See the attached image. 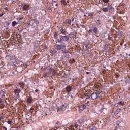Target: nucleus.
<instances>
[{
    "mask_svg": "<svg viewBox=\"0 0 130 130\" xmlns=\"http://www.w3.org/2000/svg\"><path fill=\"white\" fill-rule=\"evenodd\" d=\"M9 59L11 60L12 66L13 67H17L16 68V71L17 73H22L24 70V64L22 62L18 60V58L15 56H9Z\"/></svg>",
    "mask_w": 130,
    "mask_h": 130,
    "instance_id": "nucleus-1",
    "label": "nucleus"
},
{
    "mask_svg": "<svg viewBox=\"0 0 130 130\" xmlns=\"http://www.w3.org/2000/svg\"><path fill=\"white\" fill-rule=\"evenodd\" d=\"M69 39H70L69 36H66V35H63L61 36L60 40L59 39L58 40V42H59V43H61L62 41H66L67 42H68Z\"/></svg>",
    "mask_w": 130,
    "mask_h": 130,
    "instance_id": "nucleus-2",
    "label": "nucleus"
},
{
    "mask_svg": "<svg viewBox=\"0 0 130 130\" xmlns=\"http://www.w3.org/2000/svg\"><path fill=\"white\" fill-rule=\"evenodd\" d=\"M56 48L57 50H62L67 49V47L64 45H56Z\"/></svg>",
    "mask_w": 130,
    "mask_h": 130,
    "instance_id": "nucleus-3",
    "label": "nucleus"
},
{
    "mask_svg": "<svg viewBox=\"0 0 130 130\" xmlns=\"http://www.w3.org/2000/svg\"><path fill=\"white\" fill-rule=\"evenodd\" d=\"M14 92L16 95H17V97L18 98H19L20 97V93L21 92V90L20 89V88H18L17 87H16L14 89Z\"/></svg>",
    "mask_w": 130,
    "mask_h": 130,
    "instance_id": "nucleus-4",
    "label": "nucleus"
},
{
    "mask_svg": "<svg viewBox=\"0 0 130 130\" xmlns=\"http://www.w3.org/2000/svg\"><path fill=\"white\" fill-rule=\"evenodd\" d=\"M40 45V41H36L35 42V44L34 45V50H36L37 48H38V47Z\"/></svg>",
    "mask_w": 130,
    "mask_h": 130,
    "instance_id": "nucleus-5",
    "label": "nucleus"
},
{
    "mask_svg": "<svg viewBox=\"0 0 130 130\" xmlns=\"http://www.w3.org/2000/svg\"><path fill=\"white\" fill-rule=\"evenodd\" d=\"M99 93L97 92H93L91 95V98L93 100H95V99H97L99 96L98 95Z\"/></svg>",
    "mask_w": 130,
    "mask_h": 130,
    "instance_id": "nucleus-6",
    "label": "nucleus"
},
{
    "mask_svg": "<svg viewBox=\"0 0 130 130\" xmlns=\"http://www.w3.org/2000/svg\"><path fill=\"white\" fill-rule=\"evenodd\" d=\"M67 106H65L64 108H61V107L57 108V112H60L61 111H64V110H66L67 109Z\"/></svg>",
    "mask_w": 130,
    "mask_h": 130,
    "instance_id": "nucleus-7",
    "label": "nucleus"
},
{
    "mask_svg": "<svg viewBox=\"0 0 130 130\" xmlns=\"http://www.w3.org/2000/svg\"><path fill=\"white\" fill-rule=\"evenodd\" d=\"M82 49L83 51H86V50H88V49H89V47L88 46V45H87V44H83Z\"/></svg>",
    "mask_w": 130,
    "mask_h": 130,
    "instance_id": "nucleus-8",
    "label": "nucleus"
},
{
    "mask_svg": "<svg viewBox=\"0 0 130 130\" xmlns=\"http://www.w3.org/2000/svg\"><path fill=\"white\" fill-rule=\"evenodd\" d=\"M18 85L21 88V90H23L25 88V83L23 82H20L18 83Z\"/></svg>",
    "mask_w": 130,
    "mask_h": 130,
    "instance_id": "nucleus-9",
    "label": "nucleus"
},
{
    "mask_svg": "<svg viewBox=\"0 0 130 130\" xmlns=\"http://www.w3.org/2000/svg\"><path fill=\"white\" fill-rule=\"evenodd\" d=\"M29 8H30L29 5L25 4L22 7V10L23 11H28V10H29Z\"/></svg>",
    "mask_w": 130,
    "mask_h": 130,
    "instance_id": "nucleus-10",
    "label": "nucleus"
},
{
    "mask_svg": "<svg viewBox=\"0 0 130 130\" xmlns=\"http://www.w3.org/2000/svg\"><path fill=\"white\" fill-rule=\"evenodd\" d=\"M46 9L47 11H51L52 7H51V4H50V3L47 2V5L46 7Z\"/></svg>",
    "mask_w": 130,
    "mask_h": 130,
    "instance_id": "nucleus-11",
    "label": "nucleus"
},
{
    "mask_svg": "<svg viewBox=\"0 0 130 130\" xmlns=\"http://www.w3.org/2000/svg\"><path fill=\"white\" fill-rule=\"evenodd\" d=\"M27 103H29V104H31L32 102H33V99L31 96H28L27 99Z\"/></svg>",
    "mask_w": 130,
    "mask_h": 130,
    "instance_id": "nucleus-12",
    "label": "nucleus"
},
{
    "mask_svg": "<svg viewBox=\"0 0 130 130\" xmlns=\"http://www.w3.org/2000/svg\"><path fill=\"white\" fill-rule=\"evenodd\" d=\"M79 107V110L83 111V110H84L86 108V106L85 105H81Z\"/></svg>",
    "mask_w": 130,
    "mask_h": 130,
    "instance_id": "nucleus-13",
    "label": "nucleus"
},
{
    "mask_svg": "<svg viewBox=\"0 0 130 130\" xmlns=\"http://www.w3.org/2000/svg\"><path fill=\"white\" fill-rule=\"evenodd\" d=\"M50 72H51V73H52L54 76H55V75H56V71L53 68H50Z\"/></svg>",
    "mask_w": 130,
    "mask_h": 130,
    "instance_id": "nucleus-14",
    "label": "nucleus"
},
{
    "mask_svg": "<svg viewBox=\"0 0 130 130\" xmlns=\"http://www.w3.org/2000/svg\"><path fill=\"white\" fill-rule=\"evenodd\" d=\"M108 9L109 12H110V13H111V12H112V11H113V7H112L111 5H109L108 7Z\"/></svg>",
    "mask_w": 130,
    "mask_h": 130,
    "instance_id": "nucleus-15",
    "label": "nucleus"
},
{
    "mask_svg": "<svg viewBox=\"0 0 130 130\" xmlns=\"http://www.w3.org/2000/svg\"><path fill=\"white\" fill-rule=\"evenodd\" d=\"M60 32H61V33L60 34V36H61V35H66V31L63 30V28H62V27H61Z\"/></svg>",
    "mask_w": 130,
    "mask_h": 130,
    "instance_id": "nucleus-16",
    "label": "nucleus"
},
{
    "mask_svg": "<svg viewBox=\"0 0 130 130\" xmlns=\"http://www.w3.org/2000/svg\"><path fill=\"white\" fill-rule=\"evenodd\" d=\"M52 5H53V8H54V9H56V8L54 7V6H55L56 7H57V4H56V1H52Z\"/></svg>",
    "mask_w": 130,
    "mask_h": 130,
    "instance_id": "nucleus-17",
    "label": "nucleus"
},
{
    "mask_svg": "<svg viewBox=\"0 0 130 130\" xmlns=\"http://www.w3.org/2000/svg\"><path fill=\"white\" fill-rule=\"evenodd\" d=\"M93 33L97 34V33H98V28L94 27L93 29Z\"/></svg>",
    "mask_w": 130,
    "mask_h": 130,
    "instance_id": "nucleus-18",
    "label": "nucleus"
},
{
    "mask_svg": "<svg viewBox=\"0 0 130 130\" xmlns=\"http://www.w3.org/2000/svg\"><path fill=\"white\" fill-rule=\"evenodd\" d=\"M31 22H34V23H35L36 24H39V22L37 19H32Z\"/></svg>",
    "mask_w": 130,
    "mask_h": 130,
    "instance_id": "nucleus-19",
    "label": "nucleus"
},
{
    "mask_svg": "<svg viewBox=\"0 0 130 130\" xmlns=\"http://www.w3.org/2000/svg\"><path fill=\"white\" fill-rule=\"evenodd\" d=\"M71 90H72V87L71 86H68L66 88V91H67V92H71Z\"/></svg>",
    "mask_w": 130,
    "mask_h": 130,
    "instance_id": "nucleus-20",
    "label": "nucleus"
},
{
    "mask_svg": "<svg viewBox=\"0 0 130 130\" xmlns=\"http://www.w3.org/2000/svg\"><path fill=\"white\" fill-rule=\"evenodd\" d=\"M58 124H59V122H57L55 125V128H56V129L59 128V125H58Z\"/></svg>",
    "mask_w": 130,
    "mask_h": 130,
    "instance_id": "nucleus-21",
    "label": "nucleus"
},
{
    "mask_svg": "<svg viewBox=\"0 0 130 130\" xmlns=\"http://www.w3.org/2000/svg\"><path fill=\"white\" fill-rule=\"evenodd\" d=\"M26 120H29V121H30V122H34V120H33V119H32V117H29V118H26Z\"/></svg>",
    "mask_w": 130,
    "mask_h": 130,
    "instance_id": "nucleus-22",
    "label": "nucleus"
},
{
    "mask_svg": "<svg viewBox=\"0 0 130 130\" xmlns=\"http://www.w3.org/2000/svg\"><path fill=\"white\" fill-rule=\"evenodd\" d=\"M74 127H75V129L73 128V130H77V128H78V124H77V123H74Z\"/></svg>",
    "mask_w": 130,
    "mask_h": 130,
    "instance_id": "nucleus-23",
    "label": "nucleus"
},
{
    "mask_svg": "<svg viewBox=\"0 0 130 130\" xmlns=\"http://www.w3.org/2000/svg\"><path fill=\"white\" fill-rule=\"evenodd\" d=\"M85 96L86 99H90V98H91V95L90 94H88V93H86Z\"/></svg>",
    "mask_w": 130,
    "mask_h": 130,
    "instance_id": "nucleus-24",
    "label": "nucleus"
},
{
    "mask_svg": "<svg viewBox=\"0 0 130 130\" xmlns=\"http://www.w3.org/2000/svg\"><path fill=\"white\" fill-rule=\"evenodd\" d=\"M103 11L105 12H108V7H105L103 8Z\"/></svg>",
    "mask_w": 130,
    "mask_h": 130,
    "instance_id": "nucleus-25",
    "label": "nucleus"
},
{
    "mask_svg": "<svg viewBox=\"0 0 130 130\" xmlns=\"http://www.w3.org/2000/svg\"><path fill=\"white\" fill-rule=\"evenodd\" d=\"M66 23L67 24H71V23H72V20L71 19H67L66 21Z\"/></svg>",
    "mask_w": 130,
    "mask_h": 130,
    "instance_id": "nucleus-26",
    "label": "nucleus"
},
{
    "mask_svg": "<svg viewBox=\"0 0 130 130\" xmlns=\"http://www.w3.org/2000/svg\"><path fill=\"white\" fill-rule=\"evenodd\" d=\"M61 3L64 5V6H67V2H66V0H61Z\"/></svg>",
    "mask_w": 130,
    "mask_h": 130,
    "instance_id": "nucleus-27",
    "label": "nucleus"
},
{
    "mask_svg": "<svg viewBox=\"0 0 130 130\" xmlns=\"http://www.w3.org/2000/svg\"><path fill=\"white\" fill-rule=\"evenodd\" d=\"M117 104H119V105H121L122 106H123L125 105L124 103L122 102V101L118 103Z\"/></svg>",
    "mask_w": 130,
    "mask_h": 130,
    "instance_id": "nucleus-28",
    "label": "nucleus"
},
{
    "mask_svg": "<svg viewBox=\"0 0 130 130\" xmlns=\"http://www.w3.org/2000/svg\"><path fill=\"white\" fill-rule=\"evenodd\" d=\"M18 24V23L16 21H13L12 22V26L13 27H15V26H16V25H17Z\"/></svg>",
    "mask_w": 130,
    "mask_h": 130,
    "instance_id": "nucleus-29",
    "label": "nucleus"
},
{
    "mask_svg": "<svg viewBox=\"0 0 130 130\" xmlns=\"http://www.w3.org/2000/svg\"><path fill=\"white\" fill-rule=\"evenodd\" d=\"M62 51L63 53H69V51H68L67 49L63 50Z\"/></svg>",
    "mask_w": 130,
    "mask_h": 130,
    "instance_id": "nucleus-30",
    "label": "nucleus"
},
{
    "mask_svg": "<svg viewBox=\"0 0 130 130\" xmlns=\"http://www.w3.org/2000/svg\"><path fill=\"white\" fill-rule=\"evenodd\" d=\"M49 75V74H48V73H44V78H46V77H48Z\"/></svg>",
    "mask_w": 130,
    "mask_h": 130,
    "instance_id": "nucleus-31",
    "label": "nucleus"
},
{
    "mask_svg": "<svg viewBox=\"0 0 130 130\" xmlns=\"http://www.w3.org/2000/svg\"><path fill=\"white\" fill-rule=\"evenodd\" d=\"M78 122L80 124H82V123H83V120L82 119H80L78 120Z\"/></svg>",
    "mask_w": 130,
    "mask_h": 130,
    "instance_id": "nucleus-32",
    "label": "nucleus"
},
{
    "mask_svg": "<svg viewBox=\"0 0 130 130\" xmlns=\"http://www.w3.org/2000/svg\"><path fill=\"white\" fill-rule=\"evenodd\" d=\"M94 16V13L92 12L89 14V17H93Z\"/></svg>",
    "mask_w": 130,
    "mask_h": 130,
    "instance_id": "nucleus-33",
    "label": "nucleus"
},
{
    "mask_svg": "<svg viewBox=\"0 0 130 130\" xmlns=\"http://www.w3.org/2000/svg\"><path fill=\"white\" fill-rule=\"evenodd\" d=\"M54 36L55 38H57V36H58V34L55 32L54 34Z\"/></svg>",
    "mask_w": 130,
    "mask_h": 130,
    "instance_id": "nucleus-34",
    "label": "nucleus"
},
{
    "mask_svg": "<svg viewBox=\"0 0 130 130\" xmlns=\"http://www.w3.org/2000/svg\"><path fill=\"white\" fill-rule=\"evenodd\" d=\"M103 1L104 2V3H108V2H109V0H103Z\"/></svg>",
    "mask_w": 130,
    "mask_h": 130,
    "instance_id": "nucleus-35",
    "label": "nucleus"
},
{
    "mask_svg": "<svg viewBox=\"0 0 130 130\" xmlns=\"http://www.w3.org/2000/svg\"><path fill=\"white\" fill-rule=\"evenodd\" d=\"M7 123H8V124H11V123H12V121L11 120H9L7 121Z\"/></svg>",
    "mask_w": 130,
    "mask_h": 130,
    "instance_id": "nucleus-36",
    "label": "nucleus"
},
{
    "mask_svg": "<svg viewBox=\"0 0 130 130\" xmlns=\"http://www.w3.org/2000/svg\"><path fill=\"white\" fill-rule=\"evenodd\" d=\"M50 52L52 54L51 56H53V51L52 50H51Z\"/></svg>",
    "mask_w": 130,
    "mask_h": 130,
    "instance_id": "nucleus-37",
    "label": "nucleus"
},
{
    "mask_svg": "<svg viewBox=\"0 0 130 130\" xmlns=\"http://www.w3.org/2000/svg\"><path fill=\"white\" fill-rule=\"evenodd\" d=\"M3 128L5 130H7V127H6V126H3Z\"/></svg>",
    "mask_w": 130,
    "mask_h": 130,
    "instance_id": "nucleus-38",
    "label": "nucleus"
},
{
    "mask_svg": "<svg viewBox=\"0 0 130 130\" xmlns=\"http://www.w3.org/2000/svg\"><path fill=\"white\" fill-rule=\"evenodd\" d=\"M27 25L28 27H30L31 26V24L29 23H27Z\"/></svg>",
    "mask_w": 130,
    "mask_h": 130,
    "instance_id": "nucleus-39",
    "label": "nucleus"
},
{
    "mask_svg": "<svg viewBox=\"0 0 130 130\" xmlns=\"http://www.w3.org/2000/svg\"><path fill=\"white\" fill-rule=\"evenodd\" d=\"M96 24L97 25H98V26H99V25H101V23L98 22H96Z\"/></svg>",
    "mask_w": 130,
    "mask_h": 130,
    "instance_id": "nucleus-40",
    "label": "nucleus"
},
{
    "mask_svg": "<svg viewBox=\"0 0 130 130\" xmlns=\"http://www.w3.org/2000/svg\"><path fill=\"white\" fill-rule=\"evenodd\" d=\"M117 124L118 126H119V121H117Z\"/></svg>",
    "mask_w": 130,
    "mask_h": 130,
    "instance_id": "nucleus-41",
    "label": "nucleus"
},
{
    "mask_svg": "<svg viewBox=\"0 0 130 130\" xmlns=\"http://www.w3.org/2000/svg\"><path fill=\"white\" fill-rule=\"evenodd\" d=\"M3 16H4V13L0 14V18H1V17H2Z\"/></svg>",
    "mask_w": 130,
    "mask_h": 130,
    "instance_id": "nucleus-42",
    "label": "nucleus"
},
{
    "mask_svg": "<svg viewBox=\"0 0 130 130\" xmlns=\"http://www.w3.org/2000/svg\"><path fill=\"white\" fill-rule=\"evenodd\" d=\"M92 31H93V30L90 29L88 32H89V33H92Z\"/></svg>",
    "mask_w": 130,
    "mask_h": 130,
    "instance_id": "nucleus-43",
    "label": "nucleus"
},
{
    "mask_svg": "<svg viewBox=\"0 0 130 130\" xmlns=\"http://www.w3.org/2000/svg\"><path fill=\"white\" fill-rule=\"evenodd\" d=\"M120 108H118L117 109V111H118V112H120Z\"/></svg>",
    "mask_w": 130,
    "mask_h": 130,
    "instance_id": "nucleus-44",
    "label": "nucleus"
},
{
    "mask_svg": "<svg viewBox=\"0 0 130 130\" xmlns=\"http://www.w3.org/2000/svg\"><path fill=\"white\" fill-rule=\"evenodd\" d=\"M64 106H64V105H62L61 107V108H63V107H64Z\"/></svg>",
    "mask_w": 130,
    "mask_h": 130,
    "instance_id": "nucleus-45",
    "label": "nucleus"
},
{
    "mask_svg": "<svg viewBox=\"0 0 130 130\" xmlns=\"http://www.w3.org/2000/svg\"><path fill=\"white\" fill-rule=\"evenodd\" d=\"M19 20H23V17H20V18H19Z\"/></svg>",
    "mask_w": 130,
    "mask_h": 130,
    "instance_id": "nucleus-46",
    "label": "nucleus"
},
{
    "mask_svg": "<svg viewBox=\"0 0 130 130\" xmlns=\"http://www.w3.org/2000/svg\"><path fill=\"white\" fill-rule=\"evenodd\" d=\"M4 9H5V10H6V11L8 10V7H5Z\"/></svg>",
    "mask_w": 130,
    "mask_h": 130,
    "instance_id": "nucleus-47",
    "label": "nucleus"
},
{
    "mask_svg": "<svg viewBox=\"0 0 130 130\" xmlns=\"http://www.w3.org/2000/svg\"><path fill=\"white\" fill-rule=\"evenodd\" d=\"M1 119H4V117H0V120H1Z\"/></svg>",
    "mask_w": 130,
    "mask_h": 130,
    "instance_id": "nucleus-48",
    "label": "nucleus"
},
{
    "mask_svg": "<svg viewBox=\"0 0 130 130\" xmlns=\"http://www.w3.org/2000/svg\"><path fill=\"white\" fill-rule=\"evenodd\" d=\"M20 6L21 7V8H22V7H23V4H21Z\"/></svg>",
    "mask_w": 130,
    "mask_h": 130,
    "instance_id": "nucleus-49",
    "label": "nucleus"
},
{
    "mask_svg": "<svg viewBox=\"0 0 130 130\" xmlns=\"http://www.w3.org/2000/svg\"><path fill=\"white\" fill-rule=\"evenodd\" d=\"M12 74H13V75H15V71H13V72H12Z\"/></svg>",
    "mask_w": 130,
    "mask_h": 130,
    "instance_id": "nucleus-50",
    "label": "nucleus"
},
{
    "mask_svg": "<svg viewBox=\"0 0 130 130\" xmlns=\"http://www.w3.org/2000/svg\"><path fill=\"white\" fill-rule=\"evenodd\" d=\"M23 30H22V29H21L20 31H19V33H22V31Z\"/></svg>",
    "mask_w": 130,
    "mask_h": 130,
    "instance_id": "nucleus-51",
    "label": "nucleus"
},
{
    "mask_svg": "<svg viewBox=\"0 0 130 130\" xmlns=\"http://www.w3.org/2000/svg\"><path fill=\"white\" fill-rule=\"evenodd\" d=\"M38 89H36V90H35V92H36L37 93V92H38Z\"/></svg>",
    "mask_w": 130,
    "mask_h": 130,
    "instance_id": "nucleus-52",
    "label": "nucleus"
},
{
    "mask_svg": "<svg viewBox=\"0 0 130 130\" xmlns=\"http://www.w3.org/2000/svg\"><path fill=\"white\" fill-rule=\"evenodd\" d=\"M88 74H90V72H86L87 75H88Z\"/></svg>",
    "mask_w": 130,
    "mask_h": 130,
    "instance_id": "nucleus-53",
    "label": "nucleus"
},
{
    "mask_svg": "<svg viewBox=\"0 0 130 130\" xmlns=\"http://www.w3.org/2000/svg\"><path fill=\"white\" fill-rule=\"evenodd\" d=\"M75 21V18H72V22H74Z\"/></svg>",
    "mask_w": 130,
    "mask_h": 130,
    "instance_id": "nucleus-54",
    "label": "nucleus"
},
{
    "mask_svg": "<svg viewBox=\"0 0 130 130\" xmlns=\"http://www.w3.org/2000/svg\"><path fill=\"white\" fill-rule=\"evenodd\" d=\"M89 101H87L86 103H87V104H89Z\"/></svg>",
    "mask_w": 130,
    "mask_h": 130,
    "instance_id": "nucleus-55",
    "label": "nucleus"
},
{
    "mask_svg": "<svg viewBox=\"0 0 130 130\" xmlns=\"http://www.w3.org/2000/svg\"><path fill=\"white\" fill-rule=\"evenodd\" d=\"M57 15H59V13H57Z\"/></svg>",
    "mask_w": 130,
    "mask_h": 130,
    "instance_id": "nucleus-56",
    "label": "nucleus"
},
{
    "mask_svg": "<svg viewBox=\"0 0 130 130\" xmlns=\"http://www.w3.org/2000/svg\"><path fill=\"white\" fill-rule=\"evenodd\" d=\"M46 116H47V113H45Z\"/></svg>",
    "mask_w": 130,
    "mask_h": 130,
    "instance_id": "nucleus-57",
    "label": "nucleus"
},
{
    "mask_svg": "<svg viewBox=\"0 0 130 130\" xmlns=\"http://www.w3.org/2000/svg\"><path fill=\"white\" fill-rule=\"evenodd\" d=\"M84 17H86V15H85V14H84Z\"/></svg>",
    "mask_w": 130,
    "mask_h": 130,
    "instance_id": "nucleus-58",
    "label": "nucleus"
},
{
    "mask_svg": "<svg viewBox=\"0 0 130 130\" xmlns=\"http://www.w3.org/2000/svg\"><path fill=\"white\" fill-rule=\"evenodd\" d=\"M34 35H35V32H34Z\"/></svg>",
    "mask_w": 130,
    "mask_h": 130,
    "instance_id": "nucleus-59",
    "label": "nucleus"
},
{
    "mask_svg": "<svg viewBox=\"0 0 130 130\" xmlns=\"http://www.w3.org/2000/svg\"><path fill=\"white\" fill-rule=\"evenodd\" d=\"M124 45H125V46H126V44H125Z\"/></svg>",
    "mask_w": 130,
    "mask_h": 130,
    "instance_id": "nucleus-60",
    "label": "nucleus"
},
{
    "mask_svg": "<svg viewBox=\"0 0 130 130\" xmlns=\"http://www.w3.org/2000/svg\"><path fill=\"white\" fill-rule=\"evenodd\" d=\"M0 74H2V72L1 71H0Z\"/></svg>",
    "mask_w": 130,
    "mask_h": 130,
    "instance_id": "nucleus-61",
    "label": "nucleus"
},
{
    "mask_svg": "<svg viewBox=\"0 0 130 130\" xmlns=\"http://www.w3.org/2000/svg\"><path fill=\"white\" fill-rule=\"evenodd\" d=\"M116 129H117V128H115L114 130H116Z\"/></svg>",
    "mask_w": 130,
    "mask_h": 130,
    "instance_id": "nucleus-62",
    "label": "nucleus"
},
{
    "mask_svg": "<svg viewBox=\"0 0 130 130\" xmlns=\"http://www.w3.org/2000/svg\"><path fill=\"white\" fill-rule=\"evenodd\" d=\"M72 26H74V24H72Z\"/></svg>",
    "mask_w": 130,
    "mask_h": 130,
    "instance_id": "nucleus-63",
    "label": "nucleus"
},
{
    "mask_svg": "<svg viewBox=\"0 0 130 130\" xmlns=\"http://www.w3.org/2000/svg\"><path fill=\"white\" fill-rule=\"evenodd\" d=\"M67 3H69V1H68V2H67Z\"/></svg>",
    "mask_w": 130,
    "mask_h": 130,
    "instance_id": "nucleus-64",
    "label": "nucleus"
}]
</instances>
